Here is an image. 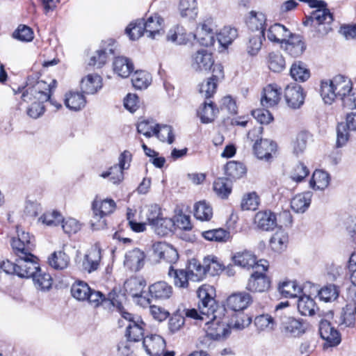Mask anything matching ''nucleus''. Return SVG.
Masks as SVG:
<instances>
[{
	"label": "nucleus",
	"instance_id": "1",
	"mask_svg": "<svg viewBox=\"0 0 356 356\" xmlns=\"http://www.w3.org/2000/svg\"><path fill=\"white\" fill-rule=\"evenodd\" d=\"M197 309L185 311L186 317L204 322L207 325V337L214 340H221L229 333L228 321L226 320L225 308L219 306L216 300L215 289L209 284H203L197 291Z\"/></svg>",
	"mask_w": 356,
	"mask_h": 356
},
{
	"label": "nucleus",
	"instance_id": "2",
	"mask_svg": "<svg viewBox=\"0 0 356 356\" xmlns=\"http://www.w3.org/2000/svg\"><path fill=\"white\" fill-rule=\"evenodd\" d=\"M321 96L327 104H332L336 98H339L344 107L356 108V92L353 91L350 79L345 76L337 75L331 80L322 81Z\"/></svg>",
	"mask_w": 356,
	"mask_h": 356
},
{
	"label": "nucleus",
	"instance_id": "3",
	"mask_svg": "<svg viewBox=\"0 0 356 356\" xmlns=\"http://www.w3.org/2000/svg\"><path fill=\"white\" fill-rule=\"evenodd\" d=\"M115 202L111 199L100 200L96 197L92 203V217L91 226L94 229H103L106 226L105 216L113 213Z\"/></svg>",
	"mask_w": 356,
	"mask_h": 356
},
{
	"label": "nucleus",
	"instance_id": "4",
	"mask_svg": "<svg viewBox=\"0 0 356 356\" xmlns=\"http://www.w3.org/2000/svg\"><path fill=\"white\" fill-rule=\"evenodd\" d=\"M216 32L217 29L213 19L207 17L198 24L196 33H192V38L196 39L200 44L210 47L216 42Z\"/></svg>",
	"mask_w": 356,
	"mask_h": 356
},
{
	"label": "nucleus",
	"instance_id": "5",
	"mask_svg": "<svg viewBox=\"0 0 356 356\" xmlns=\"http://www.w3.org/2000/svg\"><path fill=\"white\" fill-rule=\"evenodd\" d=\"M280 329L289 337H300L308 329V324L301 319L283 316L281 311L280 316Z\"/></svg>",
	"mask_w": 356,
	"mask_h": 356
},
{
	"label": "nucleus",
	"instance_id": "6",
	"mask_svg": "<svg viewBox=\"0 0 356 356\" xmlns=\"http://www.w3.org/2000/svg\"><path fill=\"white\" fill-rule=\"evenodd\" d=\"M51 86L45 81H38L32 87H29L22 95L24 102H28L35 99L37 102L42 104L43 102L50 100Z\"/></svg>",
	"mask_w": 356,
	"mask_h": 356
},
{
	"label": "nucleus",
	"instance_id": "7",
	"mask_svg": "<svg viewBox=\"0 0 356 356\" xmlns=\"http://www.w3.org/2000/svg\"><path fill=\"white\" fill-rule=\"evenodd\" d=\"M235 265L245 269L261 267L265 272L268 270V263L266 260L257 261L256 256L250 251L236 252L232 257Z\"/></svg>",
	"mask_w": 356,
	"mask_h": 356
},
{
	"label": "nucleus",
	"instance_id": "8",
	"mask_svg": "<svg viewBox=\"0 0 356 356\" xmlns=\"http://www.w3.org/2000/svg\"><path fill=\"white\" fill-rule=\"evenodd\" d=\"M17 275L20 277H31L40 268L38 258L31 252L24 254V257H17Z\"/></svg>",
	"mask_w": 356,
	"mask_h": 356
},
{
	"label": "nucleus",
	"instance_id": "9",
	"mask_svg": "<svg viewBox=\"0 0 356 356\" xmlns=\"http://www.w3.org/2000/svg\"><path fill=\"white\" fill-rule=\"evenodd\" d=\"M253 224L257 230L273 231L277 226V216L270 210L259 211L254 215Z\"/></svg>",
	"mask_w": 356,
	"mask_h": 356
},
{
	"label": "nucleus",
	"instance_id": "10",
	"mask_svg": "<svg viewBox=\"0 0 356 356\" xmlns=\"http://www.w3.org/2000/svg\"><path fill=\"white\" fill-rule=\"evenodd\" d=\"M282 304L276 307L274 312V316L270 314H261L254 318V325L259 331L270 332L276 327L280 322L281 309L283 308Z\"/></svg>",
	"mask_w": 356,
	"mask_h": 356
},
{
	"label": "nucleus",
	"instance_id": "11",
	"mask_svg": "<svg viewBox=\"0 0 356 356\" xmlns=\"http://www.w3.org/2000/svg\"><path fill=\"white\" fill-rule=\"evenodd\" d=\"M11 246L17 257H24L33 250L35 247L29 233L17 230V238H13Z\"/></svg>",
	"mask_w": 356,
	"mask_h": 356
},
{
	"label": "nucleus",
	"instance_id": "12",
	"mask_svg": "<svg viewBox=\"0 0 356 356\" xmlns=\"http://www.w3.org/2000/svg\"><path fill=\"white\" fill-rule=\"evenodd\" d=\"M102 257L101 248L96 243L85 254L82 261L83 270L88 273L97 270L100 266Z\"/></svg>",
	"mask_w": 356,
	"mask_h": 356
},
{
	"label": "nucleus",
	"instance_id": "13",
	"mask_svg": "<svg viewBox=\"0 0 356 356\" xmlns=\"http://www.w3.org/2000/svg\"><path fill=\"white\" fill-rule=\"evenodd\" d=\"M254 153L260 160L270 161L277 152V144L268 139H260L253 146Z\"/></svg>",
	"mask_w": 356,
	"mask_h": 356
},
{
	"label": "nucleus",
	"instance_id": "14",
	"mask_svg": "<svg viewBox=\"0 0 356 356\" xmlns=\"http://www.w3.org/2000/svg\"><path fill=\"white\" fill-rule=\"evenodd\" d=\"M213 63L212 54L207 49H200L191 56V67L197 72H207Z\"/></svg>",
	"mask_w": 356,
	"mask_h": 356
},
{
	"label": "nucleus",
	"instance_id": "15",
	"mask_svg": "<svg viewBox=\"0 0 356 356\" xmlns=\"http://www.w3.org/2000/svg\"><path fill=\"white\" fill-rule=\"evenodd\" d=\"M281 47L288 54L296 58L303 54L306 49V45L300 35L291 33V35L284 41Z\"/></svg>",
	"mask_w": 356,
	"mask_h": 356
},
{
	"label": "nucleus",
	"instance_id": "16",
	"mask_svg": "<svg viewBox=\"0 0 356 356\" xmlns=\"http://www.w3.org/2000/svg\"><path fill=\"white\" fill-rule=\"evenodd\" d=\"M284 98L290 108H299L303 104L305 100L303 89L297 84L287 86L284 90Z\"/></svg>",
	"mask_w": 356,
	"mask_h": 356
},
{
	"label": "nucleus",
	"instance_id": "17",
	"mask_svg": "<svg viewBox=\"0 0 356 356\" xmlns=\"http://www.w3.org/2000/svg\"><path fill=\"white\" fill-rule=\"evenodd\" d=\"M270 286V278L264 273L255 271L250 277L246 289L250 292L262 293L268 291Z\"/></svg>",
	"mask_w": 356,
	"mask_h": 356
},
{
	"label": "nucleus",
	"instance_id": "18",
	"mask_svg": "<svg viewBox=\"0 0 356 356\" xmlns=\"http://www.w3.org/2000/svg\"><path fill=\"white\" fill-rule=\"evenodd\" d=\"M143 346L149 356H161L165 348V341L161 336L152 334L144 338Z\"/></svg>",
	"mask_w": 356,
	"mask_h": 356
},
{
	"label": "nucleus",
	"instance_id": "19",
	"mask_svg": "<svg viewBox=\"0 0 356 356\" xmlns=\"http://www.w3.org/2000/svg\"><path fill=\"white\" fill-rule=\"evenodd\" d=\"M154 254L161 259L170 264H175L179 259V254L171 245L164 242H157L152 246Z\"/></svg>",
	"mask_w": 356,
	"mask_h": 356
},
{
	"label": "nucleus",
	"instance_id": "20",
	"mask_svg": "<svg viewBox=\"0 0 356 356\" xmlns=\"http://www.w3.org/2000/svg\"><path fill=\"white\" fill-rule=\"evenodd\" d=\"M281 99L280 88L276 84H269L263 90L261 105L268 108L277 106Z\"/></svg>",
	"mask_w": 356,
	"mask_h": 356
},
{
	"label": "nucleus",
	"instance_id": "21",
	"mask_svg": "<svg viewBox=\"0 0 356 356\" xmlns=\"http://www.w3.org/2000/svg\"><path fill=\"white\" fill-rule=\"evenodd\" d=\"M145 254L139 248H134L126 252L124 264L132 271H138L145 264Z\"/></svg>",
	"mask_w": 356,
	"mask_h": 356
},
{
	"label": "nucleus",
	"instance_id": "22",
	"mask_svg": "<svg viewBox=\"0 0 356 356\" xmlns=\"http://www.w3.org/2000/svg\"><path fill=\"white\" fill-rule=\"evenodd\" d=\"M319 333L329 346H337L341 341L339 332L326 321L321 323Z\"/></svg>",
	"mask_w": 356,
	"mask_h": 356
},
{
	"label": "nucleus",
	"instance_id": "23",
	"mask_svg": "<svg viewBox=\"0 0 356 356\" xmlns=\"http://www.w3.org/2000/svg\"><path fill=\"white\" fill-rule=\"evenodd\" d=\"M149 292L152 298L159 300L169 299L172 295V287L167 282L160 281L149 286Z\"/></svg>",
	"mask_w": 356,
	"mask_h": 356
},
{
	"label": "nucleus",
	"instance_id": "24",
	"mask_svg": "<svg viewBox=\"0 0 356 356\" xmlns=\"http://www.w3.org/2000/svg\"><path fill=\"white\" fill-rule=\"evenodd\" d=\"M251 300L250 294L245 292L236 293L227 298V305L233 311H241L248 306Z\"/></svg>",
	"mask_w": 356,
	"mask_h": 356
},
{
	"label": "nucleus",
	"instance_id": "25",
	"mask_svg": "<svg viewBox=\"0 0 356 356\" xmlns=\"http://www.w3.org/2000/svg\"><path fill=\"white\" fill-rule=\"evenodd\" d=\"M80 86L83 93L92 95L102 88V80L97 74H90L81 79Z\"/></svg>",
	"mask_w": 356,
	"mask_h": 356
},
{
	"label": "nucleus",
	"instance_id": "26",
	"mask_svg": "<svg viewBox=\"0 0 356 356\" xmlns=\"http://www.w3.org/2000/svg\"><path fill=\"white\" fill-rule=\"evenodd\" d=\"M266 35L270 41L282 45L284 41L291 35V31L284 25L275 23L267 29Z\"/></svg>",
	"mask_w": 356,
	"mask_h": 356
},
{
	"label": "nucleus",
	"instance_id": "27",
	"mask_svg": "<svg viewBox=\"0 0 356 356\" xmlns=\"http://www.w3.org/2000/svg\"><path fill=\"white\" fill-rule=\"evenodd\" d=\"M163 19L158 14L150 16L144 21L145 33L148 38L154 39L157 35L161 34L163 31Z\"/></svg>",
	"mask_w": 356,
	"mask_h": 356
},
{
	"label": "nucleus",
	"instance_id": "28",
	"mask_svg": "<svg viewBox=\"0 0 356 356\" xmlns=\"http://www.w3.org/2000/svg\"><path fill=\"white\" fill-rule=\"evenodd\" d=\"M145 325V323L139 317H136V321H131L126 329V337L128 340L134 342L144 340Z\"/></svg>",
	"mask_w": 356,
	"mask_h": 356
},
{
	"label": "nucleus",
	"instance_id": "29",
	"mask_svg": "<svg viewBox=\"0 0 356 356\" xmlns=\"http://www.w3.org/2000/svg\"><path fill=\"white\" fill-rule=\"evenodd\" d=\"M168 275L172 280L174 285L180 289L188 288V281L191 280V277L187 270L177 269L172 266H170Z\"/></svg>",
	"mask_w": 356,
	"mask_h": 356
},
{
	"label": "nucleus",
	"instance_id": "30",
	"mask_svg": "<svg viewBox=\"0 0 356 356\" xmlns=\"http://www.w3.org/2000/svg\"><path fill=\"white\" fill-rule=\"evenodd\" d=\"M266 16L261 12L252 10L249 13L246 24L252 31H260L262 36L265 35L264 26L266 24Z\"/></svg>",
	"mask_w": 356,
	"mask_h": 356
},
{
	"label": "nucleus",
	"instance_id": "31",
	"mask_svg": "<svg viewBox=\"0 0 356 356\" xmlns=\"http://www.w3.org/2000/svg\"><path fill=\"white\" fill-rule=\"evenodd\" d=\"M113 71L122 78L128 77L134 71V64L131 60L124 56L116 57L113 63Z\"/></svg>",
	"mask_w": 356,
	"mask_h": 356
},
{
	"label": "nucleus",
	"instance_id": "32",
	"mask_svg": "<svg viewBox=\"0 0 356 356\" xmlns=\"http://www.w3.org/2000/svg\"><path fill=\"white\" fill-rule=\"evenodd\" d=\"M48 263L52 268L62 270L69 266L70 259L64 251H55L49 257Z\"/></svg>",
	"mask_w": 356,
	"mask_h": 356
},
{
	"label": "nucleus",
	"instance_id": "33",
	"mask_svg": "<svg viewBox=\"0 0 356 356\" xmlns=\"http://www.w3.org/2000/svg\"><path fill=\"white\" fill-rule=\"evenodd\" d=\"M192 33H187L181 26H176L171 29L167 35V40L177 44H185L191 40Z\"/></svg>",
	"mask_w": 356,
	"mask_h": 356
},
{
	"label": "nucleus",
	"instance_id": "34",
	"mask_svg": "<svg viewBox=\"0 0 356 356\" xmlns=\"http://www.w3.org/2000/svg\"><path fill=\"white\" fill-rule=\"evenodd\" d=\"M225 174L230 180H236L241 178L246 173L245 166L240 162L231 161L227 163L224 167Z\"/></svg>",
	"mask_w": 356,
	"mask_h": 356
},
{
	"label": "nucleus",
	"instance_id": "35",
	"mask_svg": "<svg viewBox=\"0 0 356 356\" xmlns=\"http://www.w3.org/2000/svg\"><path fill=\"white\" fill-rule=\"evenodd\" d=\"M312 193L306 192L296 195L291 201V207L296 213H304L311 204Z\"/></svg>",
	"mask_w": 356,
	"mask_h": 356
},
{
	"label": "nucleus",
	"instance_id": "36",
	"mask_svg": "<svg viewBox=\"0 0 356 356\" xmlns=\"http://www.w3.org/2000/svg\"><path fill=\"white\" fill-rule=\"evenodd\" d=\"M31 277L37 290L47 291L51 288L53 284L51 276L49 273L42 272L40 268Z\"/></svg>",
	"mask_w": 356,
	"mask_h": 356
},
{
	"label": "nucleus",
	"instance_id": "37",
	"mask_svg": "<svg viewBox=\"0 0 356 356\" xmlns=\"http://www.w3.org/2000/svg\"><path fill=\"white\" fill-rule=\"evenodd\" d=\"M85 97L79 92H70L65 95V105L71 111H77L86 105Z\"/></svg>",
	"mask_w": 356,
	"mask_h": 356
},
{
	"label": "nucleus",
	"instance_id": "38",
	"mask_svg": "<svg viewBox=\"0 0 356 356\" xmlns=\"http://www.w3.org/2000/svg\"><path fill=\"white\" fill-rule=\"evenodd\" d=\"M297 307L298 312L302 316H313L317 309V306L314 299L306 295L299 297Z\"/></svg>",
	"mask_w": 356,
	"mask_h": 356
},
{
	"label": "nucleus",
	"instance_id": "39",
	"mask_svg": "<svg viewBox=\"0 0 356 356\" xmlns=\"http://www.w3.org/2000/svg\"><path fill=\"white\" fill-rule=\"evenodd\" d=\"M145 286V282L136 277H130L124 284L125 291L133 298L140 296L143 293Z\"/></svg>",
	"mask_w": 356,
	"mask_h": 356
},
{
	"label": "nucleus",
	"instance_id": "40",
	"mask_svg": "<svg viewBox=\"0 0 356 356\" xmlns=\"http://www.w3.org/2000/svg\"><path fill=\"white\" fill-rule=\"evenodd\" d=\"M179 10L182 17L195 19L198 13L196 0H180Z\"/></svg>",
	"mask_w": 356,
	"mask_h": 356
},
{
	"label": "nucleus",
	"instance_id": "41",
	"mask_svg": "<svg viewBox=\"0 0 356 356\" xmlns=\"http://www.w3.org/2000/svg\"><path fill=\"white\" fill-rule=\"evenodd\" d=\"M202 236L207 241L224 243L230 238L229 232L222 229H213L202 232Z\"/></svg>",
	"mask_w": 356,
	"mask_h": 356
},
{
	"label": "nucleus",
	"instance_id": "42",
	"mask_svg": "<svg viewBox=\"0 0 356 356\" xmlns=\"http://www.w3.org/2000/svg\"><path fill=\"white\" fill-rule=\"evenodd\" d=\"M330 183L329 175L321 170H316L310 180L309 185L314 189L323 190Z\"/></svg>",
	"mask_w": 356,
	"mask_h": 356
},
{
	"label": "nucleus",
	"instance_id": "43",
	"mask_svg": "<svg viewBox=\"0 0 356 356\" xmlns=\"http://www.w3.org/2000/svg\"><path fill=\"white\" fill-rule=\"evenodd\" d=\"M289 236L286 232L280 229L277 231L270 240L271 248L275 252H282L287 246Z\"/></svg>",
	"mask_w": 356,
	"mask_h": 356
},
{
	"label": "nucleus",
	"instance_id": "44",
	"mask_svg": "<svg viewBox=\"0 0 356 356\" xmlns=\"http://www.w3.org/2000/svg\"><path fill=\"white\" fill-rule=\"evenodd\" d=\"M194 216L201 221H209L213 216V209L205 201H200L194 205Z\"/></svg>",
	"mask_w": 356,
	"mask_h": 356
},
{
	"label": "nucleus",
	"instance_id": "45",
	"mask_svg": "<svg viewBox=\"0 0 356 356\" xmlns=\"http://www.w3.org/2000/svg\"><path fill=\"white\" fill-rule=\"evenodd\" d=\"M174 227V222L171 218L162 216L151 228L159 236H164L169 234Z\"/></svg>",
	"mask_w": 356,
	"mask_h": 356
},
{
	"label": "nucleus",
	"instance_id": "46",
	"mask_svg": "<svg viewBox=\"0 0 356 356\" xmlns=\"http://www.w3.org/2000/svg\"><path fill=\"white\" fill-rule=\"evenodd\" d=\"M278 289L284 298L297 297L302 292L300 286L295 281H284L280 284Z\"/></svg>",
	"mask_w": 356,
	"mask_h": 356
},
{
	"label": "nucleus",
	"instance_id": "47",
	"mask_svg": "<svg viewBox=\"0 0 356 356\" xmlns=\"http://www.w3.org/2000/svg\"><path fill=\"white\" fill-rule=\"evenodd\" d=\"M336 318L335 321L341 328L353 327L355 325V314L354 310L348 306L343 308L340 316Z\"/></svg>",
	"mask_w": 356,
	"mask_h": 356
},
{
	"label": "nucleus",
	"instance_id": "48",
	"mask_svg": "<svg viewBox=\"0 0 356 356\" xmlns=\"http://www.w3.org/2000/svg\"><path fill=\"white\" fill-rule=\"evenodd\" d=\"M291 77L296 81L304 82L310 76L309 70L306 67L305 65L300 62L294 63L290 70Z\"/></svg>",
	"mask_w": 356,
	"mask_h": 356
},
{
	"label": "nucleus",
	"instance_id": "49",
	"mask_svg": "<svg viewBox=\"0 0 356 356\" xmlns=\"http://www.w3.org/2000/svg\"><path fill=\"white\" fill-rule=\"evenodd\" d=\"M218 112L211 102H205L202 107L197 111V115L200 118L202 122L209 123L212 122Z\"/></svg>",
	"mask_w": 356,
	"mask_h": 356
},
{
	"label": "nucleus",
	"instance_id": "50",
	"mask_svg": "<svg viewBox=\"0 0 356 356\" xmlns=\"http://www.w3.org/2000/svg\"><path fill=\"white\" fill-rule=\"evenodd\" d=\"M143 24V19H138L135 22H131L129 25L126 28L125 33L129 35L131 40H138L144 34V33H145V29Z\"/></svg>",
	"mask_w": 356,
	"mask_h": 356
},
{
	"label": "nucleus",
	"instance_id": "51",
	"mask_svg": "<svg viewBox=\"0 0 356 356\" xmlns=\"http://www.w3.org/2000/svg\"><path fill=\"white\" fill-rule=\"evenodd\" d=\"M188 272L190 273L191 280L200 281L206 275L204 262L201 264L198 260L193 259L190 261Z\"/></svg>",
	"mask_w": 356,
	"mask_h": 356
},
{
	"label": "nucleus",
	"instance_id": "52",
	"mask_svg": "<svg viewBox=\"0 0 356 356\" xmlns=\"http://www.w3.org/2000/svg\"><path fill=\"white\" fill-rule=\"evenodd\" d=\"M237 36L236 29L228 26L224 27L216 34L219 44L224 47L229 45Z\"/></svg>",
	"mask_w": 356,
	"mask_h": 356
},
{
	"label": "nucleus",
	"instance_id": "53",
	"mask_svg": "<svg viewBox=\"0 0 356 356\" xmlns=\"http://www.w3.org/2000/svg\"><path fill=\"white\" fill-rule=\"evenodd\" d=\"M154 136L161 141L167 142L169 144H172L175 140L172 127L166 124H156Z\"/></svg>",
	"mask_w": 356,
	"mask_h": 356
},
{
	"label": "nucleus",
	"instance_id": "54",
	"mask_svg": "<svg viewBox=\"0 0 356 356\" xmlns=\"http://www.w3.org/2000/svg\"><path fill=\"white\" fill-rule=\"evenodd\" d=\"M90 291V288L88 284L82 281L75 282L71 287L72 296L80 301L86 300Z\"/></svg>",
	"mask_w": 356,
	"mask_h": 356
},
{
	"label": "nucleus",
	"instance_id": "55",
	"mask_svg": "<svg viewBox=\"0 0 356 356\" xmlns=\"http://www.w3.org/2000/svg\"><path fill=\"white\" fill-rule=\"evenodd\" d=\"M150 81L151 76L145 71H136L131 78L133 86L140 90L147 88Z\"/></svg>",
	"mask_w": 356,
	"mask_h": 356
},
{
	"label": "nucleus",
	"instance_id": "56",
	"mask_svg": "<svg viewBox=\"0 0 356 356\" xmlns=\"http://www.w3.org/2000/svg\"><path fill=\"white\" fill-rule=\"evenodd\" d=\"M204 264L206 270V274L214 276L222 270V266L218 261L217 257L214 255H208L204 258Z\"/></svg>",
	"mask_w": 356,
	"mask_h": 356
},
{
	"label": "nucleus",
	"instance_id": "57",
	"mask_svg": "<svg viewBox=\"0 0 356 356\" xmlns=\"http://www.w3.org/2000/svg\"><path fill=\"white\" fill-rule=\"evenodd\" d=\"M339 289L334 284H327L321 288L318 293L320 300L326 302L335 300L339 296Z\"/></svg>",
	"mask_w": 356,
	"mask_h": 356
},
{
	"label": "nucleus",
	"instance_id": "58",
	"mask_svg": "<svg viewBox=\"0 0 356 356\" xmlns=\"http://www.w3.org/2000/svg\"><path fill=\"white\" fill-rule=\"evenodd\" d=\"M13 37L22 42H31L34 38V33L29 26L20 24L13 33Z\"/></svg>",
	"mask_w": 356,
	"mask_h": 356
},
{
	"label": "nucleus",
	"instance_id": "59",
	"mask_svg": "<svg viewBox=\"0 0 356 356\" xmlns=\"http://www.w3.org/2000/svg\"><path fill=\"white\" fill-rule=\"evenodd\" d=\"M269 69L275 72H280L285 67V60L283 56L277 52H271L268 56Z\"/></svg>",
	"mask_w": 356,
	"mask_h": 356
},
{
	"label": "nucleus",
	"instance_id": "60",
	"mask_svg": "<svg viewBox=\"0 0 356 356\" xmlns=\"http://www.w3.org/2000/svg\"><path fill=\"white\" fill-rule=\"evenodd\" d=\"M100 176L103 178H109L110 181L114 184H119L124 179L123 170L120 167L114 165L107 171L102 172Z\"/></svg>",
	"mask_w": 356,
	"mask_h": 356
},
{
	"label": "nucleus",
	"instance_id": "61",
	"mask_svg": "<svg viewBox=\"0 0 356 356\" xmlns=\"http://www.w3.org/2000/svg\"><path fill=\"white\" fill-rule=\"evenodd\" d=\"M213 190L221 198H227L231 193L232 187L225 178H218L213 182Z\"/></svg>",
	"mask_w": 356,
	"mask_h": 356
},
{
	"label": "nucleus",
	"instance_id": "62",
	"mask_svg": "<svg viewBox=\"0 0 356 356\" xmlns=\"http://www.w3.org/2000/svg\"><path fill=\"white\" fill-rule=\"evenodd\" d=\"M309 175V170L303 163H297L289 172V178L298 183L302 181Z\"/></svg>",
	"mask_w": 356,
	"mask_h": 356
},
{
	"label": "nucleus",
	"instance_id": "63",
	"mask_svg": "<svg viewBox=\"0 0 356 356\" xmlns=\"http://www.w3.org/2000/svg\"><path fill=\"white\" fill-rule=\"evenodd\" d=\"M39 221L47 226H57L63 221V216L56 211H48L40 217Z\"/></svg>",
	"mask_w": 356,
	"mask_h": 356
},
{
	"label": "nucleus",
	"instance_id": "64",
	"mask_svg": "<svg viewBox=\"0 0 356 356\" xmlns=\"http://www.w3.org/2000/svg\"><path fill=\"white\" fill-rule=\"evenodd\" d=\"M265 35L261 34L254 35L249 38L247 44V51L251 56H255L258 54L262 45V40L265 39Z\"/></svg>",
	"mask_w": 356,
	"mask_h": 356
}]
</instances>
